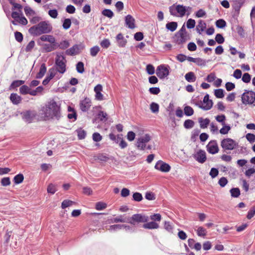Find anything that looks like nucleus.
<instances>
[{
	"label": "nucleus",
	"mask_w": 255,
	"mask_h": 255,
	"mask_svg": "<svg viewBox=\"0 0 255 255\" xmlns=\"http://www.w3.org/2000/svg\"><path fill=\"white\" fill-rule=\"evenodd\" d=\"M41 111V114L44 115L43 117L45 119L55 118L58 120L60 118V107L53 100L50 101Z\"/></svg>",
	"instance_id": "nucleus-1"
},
{
	"label": "nucleus",
	"mask_w": 255,
	"mask_h": 255,
	"mask_svg": "<svg viewBox=\"0 0 255 255\" xmlns=\"http://www.w3.org/2000/svg\"><path fill=\"white\" fill-rule=\"evenodd\" d=\"M51 24L46 21L39 22L28 29L29 33L33 36H39L42 34L48 33L52 30Z\"/></svg>",
	"instance_id": "nucleus-2"
},
{
	"label": "nucleus",
	"mask_w": 255,
	"mask_h": 255,
	"mask_svg": "<svg viewBox=\"0 0 255 255\" xmlns=\"http://www.w3.org/2000/svg\"><path fill=\"white\" fill-rule=\"evenodd\" d=\"M241 98L243 104L255 106V92L254 91L245 90Z\"/></svg>",
	"instance_id": "nucleus-3"
},
{
	"label": "nucleus",
	"mask_w": 255,
	"mask_h": 255,
	"mask_svg": "<svg viewBox=\"0 0 255 255\" xmlns=\"http://www.w3.org/2000/svg\"><path fill=\"white\" fill-rule=\"evenodd\" d=\"M66 60L64 56L61 54L56 55L55 64L57 66V70L60 73L63 74L66 71Z\"/></svg>",
	"instance_id": "nucleus-4"
},
{
	"label": "nucleus",
	"mask_w": 255,
	"mask_h": 255,
	"mask_svg": "<svg viewBox=\"0 0 255 255\" xmlns=\"http://www.w3.org/2000/svg\"><path fill=\"white\" fill-rule=\"evenodd\" d=\"M148 220L147 216L140 214H136L131 217H128V223L132 225H135L136 223L147 222Z\"/></svg>",
	"instance_id": "nucleus-5"
},
{
	"label": "nucleus",
	"mask_w": 255,
	"mask_h": 255,
	"mask_svg": "<svg viewBox=\"0 0 255 255\" xmlns=\"http://www.w3.org/2000/svg\"><path fill=\"white\" fill-rule=\"evenodd\" d=\"M169 12L171 15L177 16V13H179L180 17H183L186 14L185 6L181 4L175 5L173 4L169 7Z\"/></svg>",
	"instance_id": "nucleus-6"
},
{
	"label": "nucleus",
	"mask_w": 255,
	"mask_h": 255,
	"mask_svg": "<svg viewBox=\"0 0 255 255\" xmlns=\"http://www.w3.org/2000/svg\"><path fill=\"white\" fill-rule=\"evenodd\" d=\"M238 143L235 140L230 138H227L223 139L221 141V145L224 150H233L234 149Z\"/></svg>",
	"instance_id": "nucleus-7"
},
{
	"label": "nucleus",
	"mask_w": 255,
	"mask_h": 255,
	"mask_svg": "<svg viewBox=\"0 0 255 255\" xmlns=\"http://www.w3.org/2000/svg\"><path fill=\"white\" fill-rule=\"evenodd\" d=\"M150 139L151 137L148 134H146L144 135L141 136L137 139L136 144V147L140 150H144L146 147V143L149 142Z\"/></svg>",
	"instance_id": "nucleus-8"
},
{
	"label": "nucleus",
	"mask_w": 255,
	"mask_h": 255,
	"mask_svg": "<svg viewBox=\"0 0 255 255\" xmlns=\"http://www.w3.org/2000/svg\"><path fill=\"white\" fill-rule=\"evenodd\" d=\"M198 107L205 111L211 109L213 106V102L211 100L209 99V96L208 94H206L203 99V102L198 104Z\"/></svg>",
	"instance_id": "nucleus-9"
},
{
	"label": "nucleus",
	"mask_w": 255,
	"mask_h": 255,
	"mask_svg": "<svg viewBox=\"0 0 255 255\" xmlns=\"http://www.w3.org/2000/svg\"><path fill=\"white\" fill-rule=\"evenodd\" d=\"M194 158L200 163H204L206 159V154L204 150L200 149L193 154Z\"/></svg>",
	"instance_id": "nucleus-10"
},
{
	"label": "nucleus",
	"mask_w": 255,
	"mask_h": 255,
	"mask_svg": "<svg viewBox=\"0 0 255 255\" xmlns=\"http://www.w3.org/2000/svg\"><path fill=\"white\" fill-rule=\"evenodd\" d=\"M156 74L160 79H163L169 75V70L167 68L161 65L157 67Z\"/></svg>",
	"instance_id": "nucleus-11"
},
{
	"label": "nucleus",
	"mask_w": 255,
	"mask_h": 255,
	"mask_svg": "<svg viewBox=\"0 0 255 255\" xmlns=\"http://www.w3.org/2000/svg\"><path fill=\"white\" fill-rule=\"evenodd\" d=\"M155 168L164 172H167L170 170V165L161 160L158 161L155 165Z\"/></svg>",
	"instance_id": "nucleus-12"
},
{
	"label": "nucleus",
	"mask_w": 255,
	"mask_h": 255,
	"mask_svg": "<svg viewBox=\"0 0 255 255\" xmlns=\"http://www.w3.org/2000/svg\"><path fill=\"white\" fill-rule=\"evenodd\" d=\"M207 150L211 154H214L218 152L219 147L216 141L210 142L207 145Z\"/></svg>",
	"instance_id": "nucleus-13"
},
{
	"label": "nucleus",
	"mask_w": 255,
	"mask_h": 255,
	"mask_svg": "<svg viewBox=\"0 0 255 255\" xmlns=\"http://www.w3.org/2000/svg\"><path fill=\"white\" fill-rule=\"evenodd\" d=\"M36 116V112L34 111H27L23 113V119L28 123H31Z\"/></svg>",
	"instance_id": "nucleus-14"
},
{
	"label": "nucleus",
	"mask_w": 255,
	"mask_h": 255,
	"mask_svg": "<svg viewBox=\"0 0 255 255\" xmlns=\"http://www.w3.org/2000/svg\"><path fill=\"white\" fill-rule=\"evenodd\" d=\"M91 106V101L89 98H86L81 101L80 103V109L83 112H87Z\"/></svg>",
	"instance_id": "nucleus-15"
},
{
	"label": "nucleus",
	"mask_w": 255,
	"mask_h": 255,
	"mask_svg": "<svg viewBox=\"0 0 255 255\" xmlns=\"http://www.w3.org/2000/svg\"><path fill=\"white\" fill-rule=\"evenodd\" d=\"M187 35L183 34L176 33L175 35V39L176 43L178 44H182L185 43L189 38Z\"/></svg>",
	"instance_id": "nucleus-16"
},
{
	"label": "nucleus",
	"mask_w": 255,
	"mask_h": 255,
	"mask_svg": "<svg viewBox=\"0 0 255 255\" xmlns=\"http://www.w3.org/2000/svg\"><path fill=\"white\" fill-rule=\"evenodd\" d=\"M125 22L127 26L130 29L135 28V19L131 15H128L125 17Z\"/></svg>",
	"instance_id": "nucleus-17"
},
{
	"label": "nucleus",
	"mask_w": 255,
	"mask_h": 255,
	"mask_svg": "<svg viewBox=\"0 0 255 255\" xmlns=\"http://www.w3.org/2000/svg\"><path fill=\"white\" fill-rule=\"evenodd\" d=\"M80 53V46L75 44L72 47L66 51V54L68 55H75Z\"/></svg>",
	"instance_id": "nucleus-18"
},
{
	"label": "nucleus",
	"mask_w": 255,
	"mask_h": 255,
	"mask_svg": "<svg viewBox=\"0 0 255 255\" xmlns=\"http://www.w3.org/2000/svg\"><path fill=\"white\" fill-rule=\"evenodd\" d=\"M116 40L119 47H125L127 43V40L124 38L122 33L118 34L116 36Z\"/></svg>",
	"instance_id": "nucleus-19"
},
{
	"label": "nucleus",
	"mask_w": 255,
	"mask_h": 255,
	"mask_svg": "<svg viewBox=\"0 0 255 255\" xmlns=\"http://www.w3.org/2000/svg\"><path fill=\"white\" fill-rule=\"evenodd\" d=\"M38 40L47 41L51 44L55 43L56 41L55 37L53 35H43L39 38Z\"/></svg>",
	"instance_id": "nucleus-20"
},
{
	"label": "nucleus",
	"mask_w": 255,
	"mask_h": 255,
	"mask_svg": "<svg viewBox=\"0 0 255 255\" xmlns=\"http://www.w3.org/2000/svg\"><path fill=\"white\" fill-rule=\"evenodd\" d=\"M9 99L10 101L14 105H18L21 102L22 100L21 97L18 96L16 93L11 94Z\"/></svg>",
	"instance_id": "nucleus-21"
},
{
	"label": "nucleus",
	"mask_w": 255,
	"mask_h": 255,
	"mask_svg": "<svg viewBox=\"0 0 255 255\" xmlns=\"http://www.w3.org/2000/svg\"><path fill=\"white\" fill-rule=\"evenodd\" d=\"M112 223H128V217H126L124 215H120L116 218H114L111 220Z\"/></svg>",
	"instance_id": "nucleus-22"
},
{
	"label": "nucleus",
	"mask_w": 255,
	"mask_h": 255,
	"mask_svg": "<svg viewBox=\"0 0 255 255\" xmlns=\"http://www.w3.org/2000/svg\"><path fill=\"white\" fill-rule=\"evenodd\" d=\"M143 227L147 229H157L159 228V225L157 223L152 221L143 224Z\"/></svg>",
	"instance_id": "nucleus-23"
},
{
	"label": "nucleus",
	"mask_w": 255,
	"mask_h": 255,
	"mask_svg": "<svg viewBox=\"0 0 255 255\" xmlns=\"http://www.w3.org/2000/svg\"><path fill=\"white\" fill-rule=\"evenodd\" d=\"M185 80L190 83L194 82L196 81V77L194 72H189L185 75Z\"/></svg>",
	"instance_id": "nucleus-24"
},
{
	"label": "nucleus",
	"mask_w": 255,
	"mask_h": 255,
	"mask_svg": "<svg viewBox=\"0 0 255 255\" xmlns=\"http://www.w3.org/2000/svg\"><path fill=\"white\" fill-rule=\"evenodd\" d=\"M206 27V23L202 20H200L198 21V24L196 26V30L199 34H201Z\"/></svg>",
	"instance_id": "nucleus-25"
},
{
	"label": "nucleus",
	"mask_w": 255,
	"mask_h": 255,
	"mask_svg": "<svg viewBox=\"0 0 255 255\" xmlns=\"http://www.w3.org/2000/svg\"><path fill=\"white\" fill-rule=\"evenodd\" d=\"M198 122L200 124V128H205L209 124L210 120L207 118L204 119L202 118H199L198 119Z\"/></svg>",
	"instance_id": "nucleus-26"
},
{
	"label": "nucleus",
	"mask_w": 255,
	"mask_h": 255,
	"mask_svg": "<svg viewBox=\"0 0 255 255\" xmlns=\"http://www.w3.org/2000/svg\"><path fill=\"white\" fill-rule=\"evenodd\" d=\"M46 72V67L44 63L41 64L39 72L37 74L36 78L40 79L43 77Z\"/></svg>",
	"instance_id": "nucleus-27"
},
{
	"label": "nucleus",
	"mask_w": 255,
	"mask_h": 255,
	"mask_svg": "<svg viewBox=\"0 0 255 255\" xmlns=\"http://www.w3.org/2000/svg\"><path fill=\"white\" fill-rule=\"evenodd\" d=\"M177 27V23L176 22H170L166 24V28L170 31L173 32Z\"/></svg>",
	"instance_id": "nucleus-28"
},
{
	"label": "nucleus",
	"mask_w": 255,
	"mask_h": 255,
	"mask_svg": "<svg viewBox=\"0 0 255 255\" xmlns=\"http://www.w3.org/2000/svg\"><path fill=\"white\" fill-rule=\"evenodd\" d=\"M123 134H120L117 135V137L113 133H111L109 134V137L110 139L113 141H114L116 143H118L120 140H122L123 138Z\"/></svg>",
	"instance_id": "nucleus-29"
},
{
	"label": "nucleus",
	"mask_w": 255,
	"mask_h": 255,
	"mask_svg": "<svg viewBox=\"0 0 255 255\" xmlns=\"http://www.w3.org/2000/svg\"><path fill=\"white\" fill-rule=\"evenodd\" d=\"M24 176L22 174L19 173L15 175L13 178V181L15 184H18L23 182Z\"/></svg>",
	"instance_id": "nucleus-30"
},
{
	"label": "nucleus",
	"mask_w": 255,
	"mask_h": 255,
	"mask_svg": "<svg viewBox=\"0 0 255 255\" xmlns=\"http://www.w3.org/2000/svg\"><path fill=\"white\" fill-rule=\"evenodd\" d=\"M60 49L64 50L70 46V43L67 40L61 41L57 45Z\"/></svg>",
	"instance_id": "nucleus-31"
},
{
	"label": "nucleus",
	"mask_w": 255,
	"mask_h": 255,
	"mask_svg": "<svg viewBox=\"0 0 255 255\" xmlns=\"http://www.w3.org/2000/svg\"><path fill=\"white\" fill-rule=\"evenodd\" d=\"M24 83V81L23 80H15L12 82L10 85L9 89H14L17 88Z\"/></svg>",
	"instance_id": "nucleus-32"
},
{
	"label": "nucleus",
	"mask_w": 255,
	"mask_h": 255,
	"mask_svg": "<svg viewBox=\"0 0 255 255\" xmlns=\"http://www.w3.org/2000/svg\"><path fill=\"white\" fill-rule=\"evenodd\" d=\"M20 14L22 15V12L20 13L19 11H18V12H17V11H13L11 13V17L14 19V20L12 21V23L13 25H15L17 24V23L16 22V21L18 20V19L19 18Z\"/></svg>",
	"instance_id": "nucleus-33"
},
{
	"label": "nucleus",
	"mask_w": 255,
	"mask_h": 255,
	"mask_svg": "<svg viewBox=\"0 0 255 255\" xmlns=\"http://www.w3.org/2000/svg\"><path fill=\"white\" fill-rule=\"evenodd\" d=\"M197 234L198 236L204 237L206 236L207 231L202 227H199L196 230Z\"/></svg>",
	"instance_id": "nucleus-34"
},
{
	"label": "nucleus",
	"mask_w": 255,
	"mask_h": 255,
	"mask_svg": "<svg viewBox=\"0 0 255 255\" xmlns=\"http://www.w3.org/2000/svg\"><path fill=\"white\" fill-rule=\"evenodd\" d=\"M43 46V48L46 52H51L56 49L55 46H56V44L55 43L52 44V45L45 44Z\"/></svg>",
	"instance_id": "nucleus-35"
},
{
	"label": "nucleus",
	"mask_w": 255,
	"mask_h": 255,
	"mask_svg": "<svg viewBox=\"0 0 255 255\" xmlns=\"http://www.w3.org/2000/svg\"><path fill=\"white\" fill-rule=\"evenodd\" d=\"M102 14L110 18L114 16V12L110 9H105L102 11Z\"/></svg>",
	"instance_id": "nucleus-36"
},
{
	"label": "nucleus",
	"mask_w": 255,
	"mask_h": 255,
	"mask_svg": "<svg viewBox=\"0 0 255 255\" xmlns=\"http://www.w3.org/2000/svg\"><path fill=\"white\" fill-rule=\"evenodd\" d=\"M184 111L185 115L187 116H191L194 114V110L193 108L189 106L185 107Z\"/></svg>",
	"instance_id": "nucleus-37"
},
{
	"label": "nucleus",
	"mask_w": 255,
	"mask_h": 255,
	"mask_svg": "<svg viewBox=\"0 0 255 255\" xmlns=\"http://www.w3.org/2000/svg\"><path fill=\"white\" fill-rule=\"evenodd\" d=\"M159 106L158 104L154 102H152L150 105V109L153 113H157L159 112Z\"/></svg>",
	"instance_id": "nucleus-38"
},
{
	"label": "nucleus",
	"mask_w": 255,
	"mask_h": 255,
	"mask_svg": "<svg viewBox=\"0 0 255 255\" xmlns=\"http://www.w3.org/2000/svg\"><path fill=\"white\" fill-rule=\"evenodd\" d=\"M231 196L233 197H238L240 195V190L238 188H233L230 190Z\"/></svg>",
	"instance_id": "nucleus-39"
},
{
	"label": "nucleus",
	"mask_w": 255,
	"mask_h": 255,
	"mask_svg": "<svg viewBox=\"0 0 255 255\" xmlns=\"http://www.w3.org/2000/svg\"><path fill=\"white\" fill-rule=\"evenodd\" d=\"M76 70L79 73H83L84 72V65L82 62H79L76 64Z\"/></svg>",
	"instance_id": "nucleus-40"
},
{
	"label": "nucleus",
	"mask_w": 255,
	"mask_h": 255,
	"mask_svg": "<svg viewBox=\"0 0 255 255\" xmlns=\"http://www.w3.org/2000/svg\"><path fill=\"white\" fill-rule=\"evenodd\" d=\"M73 204H74V202L69 200H64L61 205V208L62 209H65L68 207L72 206Z\"/></svg>",
	"instance_id": "nucleus-41"
},
{
	"label": "nucleus",
	"mask_w": 255,
	"mask_h": 255,
	"mask_svg": "<svg viewBox=\"0 0 255 255\" xmlns=\"http://www.w3.org/2000/svg\"><path fill=\"white\" fill-rule=\"evenodd\" d=\"M30 88L26 85H22L19 88V92L21 94L26 95L29 93Z\"/></svg>",
	"instance_id": "nucleus-42"
},
{
	"label": "nucleus",
	"mask_w": 255,
	"mask_h": 255,
	"mask_svg": "<svg viewBox=\"0 0 255 255\" xmlns=\"http://www.w3.org/2000/svg\"><path fill=\"white\" fill-rule=\"evenodd\" d=\"M214 94L217 98H223L224 97V90L222 89H216Z\"/></svg>",
	"instance_id": "nucleus-43"
},
{
	"label": "nucleus",
	"mask_w": 255,
	"mask_h": 255,
	"mask_svg": "<svg viewBox=\"0 0 255 255\" xmlns=\"http://www.w3.org/2000/svg\"><path fill=\"white\" fill-rule=\"evenodd\" d=\"M97 116L101 121L106 122L107 120V114L103 111H100Z\"/></svg>",
	"instance_id": "nucleus-44"
},
{
	"label": "nucleus",
	"mask_w": 255,
	"mask_h": 255,
	"mask_svg": "<svg viewBox=\"0 0 255 255\" xmlns=\"http://www.w3.org/2000/svg\"><path fill=\"white\" fill-rule=\"evenodd\" d=\"M71 25V20L69 18H66L63 21L62 26L64 29H69Z\"/></svg>",
	"instance_id": "nucleus-45"
},
{
	"label": "nucleus",
	"mask_w": 255,
	"mask_h": 255,
	"mask_svg": "<svg viewBox=\"0 0 255 255\" xmlns=\"http://www.w3.org/2000/svg\"><path fill=\"white\" fill-rule=\"evenodd\" d=\"M100 51V48L98 46H95L90 49V54L92 56H96Z\"/></svg>",
	"instance_id": "nucleus-46"
},
{
	"label": "nucleus",
	"mask_w": 255,
	"mask_h": 255,
	"mask_svg": "<svg viewBox=\"0 0 255 255\" xmlns=\"http://www.w3.org/2000/svg\"><path fill=\"white\" fill-rule=\"evenodd\" d=\"M194 122L191 120H187L184 123V127L186 128H191L193 127Z\"/></svg>",
	"instance_id": "nucleus-47"
},
{
	"label": "nucleus",
	"mask_w": 255,
	"mask_h": 255,
	"mask_svg": "<svg viewBox=\"0 0 255 255\" xmlns=\"http://www.w3.org/2000/svg\"><path fill=\"white\" fill-rule=\"evenodd\" d=\"M231 129V127L229 125H226L225 124L224 126H223V128L220 130V132L223 134H226L228 133L229 130Z\"/></svg>",
	"instance_id": "nucleus-48"
},
{
	"label": "nucleus",
	"mask_w": 255,
	"mask_h": 255,
	"mask_svg": "<svg viewBox=\"0 0 255 255\" xmlns=\"http://www.w3.org/2000/svg\"><path fill=\"white\" fill-rule=\"evenodd\" d=\"M216 25L218 28H223L226 25V22L224 19H220L216 21Z\"/></svg>",
	"instance_id": "nucleus-49"
},
{
	"label": "nucleus",
	"mask_w": 255,
	"mask_h": 255,
	"mask_svg": "<svg viewBox=\"0 0 255 255\" xmlns=\"http://www.w3.org/2000/svg\"><path fill=\"white\" fill-rule=\"evenodd\" d=\"M132 197L133 200L137 202H140L143 199L141 194L138 192L134 193L133 194Z\"/></svg>",
	"instance_id": "nucleus-50"
},
{
	"label": "nucleus",
	"mask_w": 255,
	"mask_h": 255,
	"mask_svg": "<svg viewBox=\"0 0 255 255\" xmlns=\"http://www.w3.org/2000/svg\"><path fill=\"white\" fill-rule=\"evenodd\" d=\"M0 183L3 186H7L10 184V180L9 177H4L1 179Z\"/></svg>",
	"instance_id": "nucleus-51"
},
{
	"label": "nucleus",
	"mask_w": 255,
	"mask_h": 255,
	"mask_svg": "<svg viewBox=\"0 0 255 255\" xmlns=\"http://www.w3.org/2000/svg\"><path fill=\"white\" fill-rule=\"evenodd\" d=\"M216 120L219 123H221L222 126H224L226 120V116L224 115H218L216 117Z\"/></svg>",
	"instance_id": "nucleus-52"
},
{
	"label": "nucleus",
	"mask_w": 255,
	"mask_h": 255,
	"mask_svg": "<svg viewBox=\"0 0 255 255\" xmlns=\"http://www.w3.org/2000/svg\"><path fill=\"white\" fill-rule=\"evenodd\" d=\"M124 226V225H119V224H116L111 225L109 227V230L111 231H116L117 230H121L122 229Z\"/></svg>",
	"instance_id": "nucleus-53"
},
{
	"label": "nucleus",
	"mask_w": 255,
	"mask_h": 255,
	"mask_svg": "<svg viewBox=\"0 0 255 255\" xmlns=\"http://www.w3.org/2000/svg\"><path fill=\"white\" fill-rule=\"evenodd\" d=\"M216 41L219 44H222L225 41V39L221 34L218 33L215 37Z\"/></svg>",
	"instance_id": "nucleus-54"
},
{
	"label": "nucleus",
	"mask_w": 255,
	"mask_h": 255,
	"mask_svg": "<svg viewBox=\"0 0 255 255\" xmlns=\"http://www.w3.org/2000/svg\"><path fill=\"white\" fill-rule=\"evenodd\" d=\"M195 23L196 22L194 19L190 18L187 21V27L189 29L193 28L195 27Z\"/></svg>",
	"instance_id": "nucleus-55"
},
{
	"label": "nucleus",
	"mask_w": 255,
	"mask_h": 255,
	"mask_svg": "<svg viewBox=\"0 0 255 255\" xmlns=\"http://www.w3.org/2000/svg\"><path fill=\"white\" fill-rule=\"evenodd\" d=\"M14 36L15 40L18 42H21L23 40V35L22 34L18 31H16L14 32Z\"/></svg>",
	"instance_id": "nucleus-56"
},
{
	"label": "nucleus",
	"mask_w": 255,
	"mask_h": 255,
	"mask_svg": "<svg viewBox=\"0 0 255 255\" xmlns=\"http://www.w3.org/2000/svg\"><path fill=\"white\" fill-rule=\"evenodd\" d=\"M107 207V204L103 202H98L96 204V209L97 210H102L105 209Z\"/></svg>",
	"instance_id": "nucleus-57"
},
{
	"label": "nucleus",
	"mask_w": 255,
	"mask_h": 255,
	"mask_svg": "<svg viewBox=\"0 0 255 255\" xmlns=\"http://www.w3.org/2000/svg\"><path fill=\"white\" fill-rule=\"evenodd\" d=\"M146 70L147 73L149 75H152L155 72L154 67L151 64H148L146 66Z\"/></svg>",
	"instance_id": "nucleus-58"
},
{
	"label": "nucleus",
	"mask_w": 255,
	"mask_h": 255,
	"mask_svg": "<svg viewBox=\"0 0 255 255\" xmlns=\"http://www.w3.org/2000/svg\"><path fill=\"white\" fill-rule=\"evenodd\" d=\"M251 75L249 73H246L244 74V75L242 77V81L244 82H245L246 83H248L251 81Z\"/></svg>",
	"instance_id": "nucleus-59"
},
{
	"label": "nucleus",
	"mask_w": 255,
	"mask_h": 255,
	"mask_svg": "<svg viewBox=\"0 0 255 255\" xmlns=\"http://www.w3.org/2000/svg\"><path fill=\"white\" fill-rule=\"evenodd\" d=\"M35 46V42L33 40H31L29 42V43L27 45L25 48L26 52H29L31 51V50Z\"/></svg>",
	"instance_id": "nucleus-60"
},
{
	"label": "nucleus",
	"mask_w": 255,
	"mask_h": 255,
	"mask_svg": "<svg viewBox=\"0 0 255 255\" xmlns=\"http://www.w3.org/2000/svg\"><path fill=\"white\" fill-rule=\"evenodd\" d=\"M194 63L198 66H205L206 64L205 60L200 58H195Z\"/></svg>",
	"instance_id": "nucleus-61"
},
{
	"label": "nucleus",
	"mask_w": 255,
	"mask_h": 255,
	"mask_svg": "<svg viewBox=\"0 0 255 255\" xmlns=\"http://www.w3.org/2000/svg\"><path fill=\"white\" fill-rule=\"evenodd\" d=\"M24 10L26 15L27 16L33 15L35 13L34 11L29 6H25L24 8Z\"/></svg>",
	"instance_id": "nucleus-62"
},
{
	"label": "nucleus",
	"mask_w": 255,
	"mask_h": 255,
	"mask_svg": "<svg viewBox=\"0 0 255 255\" xmlns=\"http://www.w3.org/2000/svg\"><path fill=\"white\" fill-rule=\"evenodd\" d=\"M246 137L251 143H253L255 141V135L253 133H249L247 134Z\"/></svg>",
	"instance_id": "nucleus-63"
},
{
	"label": "nucleus",
	"mask_w": 255,
	"mask_h": 255,
	"mask_svg": "<svg viewBox=\"0 0 255 255\" xmlns=\"http://www.w3.org/2000/svg\"><path fill=\"white\" fill-rule=\"evenodd\" d=\"M255 215V207H252L248 212L247 217L248 219H251Z\"/></svg>",
	"instance_id": "nucleus-64"
}]
</instances>
